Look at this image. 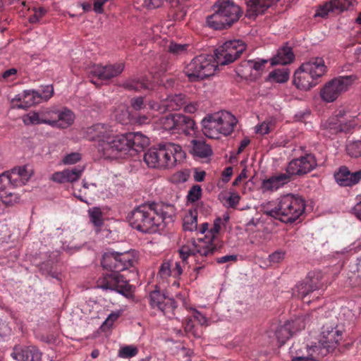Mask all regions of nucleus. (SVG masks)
Masks as SVG:
<instances>
[{
  "instance_id": "nucleus-1",
  "label": "nucleus",
  "mask_w": 361,
  "mask_h": 361,
  "mask_svg": "<svg viewBox=\"0 0 361 361\" xmlns=\"http://www.w3.org/2000/svg\"><path fill=\"white\" fill-rule=\"evenodd\" d=\"M84 136L97 142L98 153L106 159H117L130 149L142 150L149 145V139L140 132L114 134L112 126L96 123L84 130Z\"/></svg>"
},
{
  "instance_id": "nucleus-2",
  "label": "nucleus",
  "mask_w": 361,
  "mask_h": 361,
  "mask_svg": "<svg viewBox=\"0 0 361 361\" xmlns=\"http://www.w3.org/2000/svg\"><path fill=\"white\" fill-rule=\"evenodd\" d=\"M174 207L171 204L140 205L128 216L130 225L142 232L154 233L164 226L167 219H171Z\"/></svg>"
},
{
  "instance_id": "nucleus-3",
  "label": "nucleus",
  "mask_w": 361,
  "mask_h": 361,
  "mask_svg": "<svg viewBox=\"0 0 361 361\" xmlns=\"http://www.w3.org/2000/svg\"><path fill=\"white\" fill-rule=\"evenodd\" d=\"M185 157V153L180 145L169 142L149 148L143 159L148 167L163 169L175 166Z\"/></svg>"
},
{
  "instance_id": "nucleus-4",
  "label": "nucleus",
  "mask_w": 361,
  "mask_h": 361,
  "mask_svg": "<svg viewBox=\"0 0 361 361\" xmlns=\"http://www.w3.org/2000/svg\"><path fill=\"white\" fill-rule=\"evenodd\" d=\"M343 338V331L333 322L326 323L322 326L321 338L317 344L309 350L307 356H300L293 361H318L317 358L323 357L334 351Z\"/></svg>"
},
{
  "instance_id": "nucleus-5",
  "label": "nucleus",
  "mask_w": 361,
  "mask_h": 361,
  "mask_svg": "<svg viewBox=\"0 0 361 361\" xmlns=\"http://www.w3.org/2000/svg\"><path fill=\"white\" fill-rule=\"evenodd\" d=\"M237 118L227 111H219L207 114L202 120L203 134L210 139H220L230 135L237 125Z\"/></svg>"
},
{
  "instance_id": "nucleus-6",
  "label": "nucleus",
  "mask_w": 361,
  "mask_h": 361,
  "mask_svg": "<svg viewBox=\"0 0 361 361\" xmlns=\"http://www.w3.org/2000/svg\"><path fill=\"white\" fill-rule=\"evenodd\" d=\"M305 209V202L302 197L287 194L276 200L272 214L282 222L293 223L304 213Z\"/></svg>"
},
{
  "instance_id": "nucleus-7",
  "label": "nucleus",
  "mask_w": 361,
  "mask_h": 361,
  "mask_svg": "<svg viewBox=\"0 0 361 361\" xmlns=\"http://www.w3.org/2000/svg\"><path fill=\"white\" fill-rule=\"evenodd\" d=\"M221 224L222 220L221 218L215 219L212 228L209 231V237L211 239L208 240L191 239L183 245L180 248V255L183 262H185L188 257L195 258L197 255L207 257L213 255L216 250V246L213 244L212 240L219 233Z\"/></svg>"
},
{
  "instance_id": "nucleus-8",
  "label": "nucleus",
  "mask_w": 361,
  "mask_h": 361,
  "mask_svg": "<svg viewBox=\"0 0 361 361\" xmlns=\"http://www.w3.org/2000/svg\"><path fill=\"white\" fill-rule=\"evenodd\" d=\"M214 9V13L207 18V24L215 30L230 27L242 14L240 8L233 0H219Z\"/></svg>"
},
{
  "instance_id": "nucleus-9",
  "label": "nucleus",
  "mask_w": 361,
  "mask_h": 361,
  "mask_svg": "<svg viewBox=\"0 0 361 361\" xmlns=\"http://www.w3.org/2000/svg\"><path fill=\"white\" fill-rule=\"evenodd\" d=\"M316 166V159L310 154L293 159L289 162L285 173L272 176V190L278 189L289 183L293 176H300L310 172Z\"/></svg>"
},
{
  "instance_id": "nucleus-10",
  "label": "nucleus",
  "mask_w": 361,
  "mask_h": 361,
  "mask_svg": "<svg viewBox=\"0 0 361 361\" xmlns=\"http://www.w3.org/2000/svg\"><path fill=\"white\" fill-rule=\"evenodd\" d=\"M219 65L214 56L201 54L186 66L185 73L190 81L202 80L213 75Z\"/></svg>"
},
{
  "instance_id": "nucleus-11",
  "label": "nucleus",
  "mask_w": 361,
  "mask_h": 361,
  "mask_svg": "<svg viewBox=\"0 0 361 361\" xmlns=\"http://www.w3.org/2000/svg\"><path fill=\"white\" fill-rule=\"evenodd\" d=\"M138 258V253L134 250L123 252L109 251L103 255L102 265L104 269L121 271L134 267Z\"/></svg>"
},
{
  "instance_id": "nucleus-12",
  "label": "nucleus",
  "mask_w": 361,
  "mask_h": 361,
  "mask_svg": "<svg viewBox=\"0 0 361 361\" xmlns=\"http://www.w3.org/2000/svg\"><path fill=\"white\" fill-rule=\"evenodd\" d=\"M246 44L241 39L229 40L224 42L215 51L218 64L225 66L234 62L246 49Z\"/></svg>"
},
{
  "instance_id": "nucleus-13",
  "label": "nucleus",
  "mask_w": 361,
  "mask_h": 361,
  "mask_svg": "<svg viewBox=\"0 0 361 361\" xmlns=\"http://www.w3.org/2000/svg\"><path fill=\"white\" fill-rule=\"evenodd\" d=\"M355 79L354 75L339 76L325 84L320 91L322 100L334 102L343 92L347 91Z\"/></svg>"
},
{
  "instance_id": "nucleus-14",
  "label": "nucleus",
  "mask_w": 361,
  "mask_h": 361,
  "mask_svg": "<svg viewBox=\"0 0 361 361\" xmlns=\"http://www.w3.org/2000/svg\"><path fill=\"white\" fill-rule=\"evenodd\" d=\"M97 287L103 290H115L125 296L131 294V286L116 270L104 274L97 281Z\"/></svg>"
},
{
  "instance_id": "nucleus-15",
  "label": "nucleus",
  "mask_w": 361,
  "mask_h": 361,
  "mask_svg": "<svg viewBox=\"0 0 361 361\" xmlns=\"http://www.w3.org/2000/svg\"><path fill=\"white\" fill-rule=\"evenodd\" d=\"M269 62V60L260 58L247 61L238 68L237 73L245 80H254L263 73Z\"/></svg>"
},
{
  "instance_id": "nucleus-16",
  "label": "nucleus",
  "mask_w": 361,
  "mask_h": 361,
  "mask_svg": "<svg viewBox=\"0 0 361 361\" xmlns=\"http://www.w3.org/2000/svg\"><path fill=\"white\" fill-rule=\"evenodd\" d=\"M185 104V96L179 94L168 97L158 103L156 101L149 102L148 105L151 110L164 114L168 111H176L180 109Z\"/></svg>"
},
{
  "instance_id": "nucleus-17",
  "label": "nucleus",
  "mask_w": 361,
  "mask_h": 361,
  "mask_svg": "<svg viewBox=\"0 0 361 361\" xmlns=\"http://www.w3.org/2000/svg\"><path fill=\"white\" fill-rule=\"evenodd\" d=\"M336 123L331 121L330 128H334L336 132L348 130L356 126H361V113L352 115L343 110H340L336 114Z\"/></svg>"
},
{
  "instance_id": "nucleus-18",
  "label": "nucleus",
  "mask_w": 361,
  "mask_h": 361,
  "mask_svg": "<svg viewBox=\"0 0 361 361\" xmlns=\"http://www.w3.org/2000/svg\"><path fill=\"white\" fill-rule=\"evenodd\" d=\"M149 304L153 309H157L165 313L173 310L176 307L175 300L169 296L161 293L159 290H154L149 295Z\"/></svg>"
},
{
  "instance_id": "nucleus-19",
  "label": "nucleus",
  "mask_w": 361,
  "mask_h": 361,
  "mask_svg": "<svg viewBox=\"0 0 361 361\" xmlns=\"http://www.w3.org/2000/svg\"><path fill=\"white\" fill-rule=\"evenodd\" d=\"M11 356L16 361H42V354L34 346L16 345Z\"/></svg>"
},
{
  "instance_id": "nucleus-20",
  "label": "nucleus",
  "mask_w": 361,
  "mask_h": 361,
  "mask_svg": "<svg viewBox=\"0 0 361 361\" xmlns=\"http://www.w3.org/2000/svg\"><path fill=\"white\" fill-rule=\"evenodd\" d=\"M336 183L343 187L353 186L361 180V170L350 172L348 167L341 166L334 173Z\"/></svg>"
},
{
  "instance_id": "nucleus-21",
  "label": "nucleus",
  "mask_w": 361,
  "mask_h": 361,
  "mask_svg": "<svg viewBox=\"0 0 361 361\" xmlns=\"http://www.w3.org/2000/svg\"><path fill=\"white\" fill-rule=\"evenodd\" d=\"M293 84L298 89L307 91L314 87L317 84V81L310 73V71L302 68V64L294 73Z\"/></svg>"
},
{
  "instance_id": "nucleus-22",
  "label": "nucleus",
  "mask_w": 361,
  "mask_h": 361,
  "mask_svg": "<svg viewBox=\"0 0 361 361\" xmlns=\"http://www.w3.org/2000/svg\"><path fill=\"white\" fill-rule=\"evenodd\" d=\"M123 69L124 64L122 63L105 66L97 65L92 68L90 73L101 80H108L120 75Z\"/></svg>"
},
{
  "instance_id": "nucleus-23",
  "label": "nucleus",
  "mask_w": 361,
  "mask_h": 361,
  "mask_svg": "<svg viewBox=\"0 0 361 361\" xmlns=\"http://www.w3.org/2000/svg\"><path fill=\"white\" fill-rule=\"evenodd\" d=\"M50 114L49 126L60 128L71 126L75 121L74 114L68 109H63Z\"/></svg>"
},
{
  "instance_id": "nucleus-24",
  "label": "nucleus",
  "mask_w": 361,
  "mask_h": 361,
  "mask_svg": "<svg viewBox=\"0 0 361 361\" xmlns=\"http://www.w3.org/2000/svg\"><path fill=\"white\" fill-rule=\"evenodd\" d=\"M85 169V166H78L71 169L58 171L52 174L51 180L59 183H73L80 179Z\"/></svg>"
},
{
  "instance_id": "nucleus-25",
  "label": "nucleus",
  "mask_w": 361,
  "mask_h": 361,
  "mask_svg": "<svg viewBox=\"0 0 361 361\" xmlns=\"http://www.w3.org/2000/svg\"><path fill=\"white\" fill-rule=\"evenodd\" d=\"M9 185L13 187L24 185L32 176L31 171H28L25 166H20L6 173Z\"/></svg>"
},
{
  "instance_id": "nucleus-26",
  "label": "nucleus",
  "mask_w": 361,
  "mask_h": 361,
  "mask_svg": "<svg viewBox=\"0 0 361 361\" xmlns=\"http://www.w3.org/2000/svg\"><path fill=\"white\" fill-rule=\"evenodd\" d=\"M173 133L190 134L195 127V121L188 116L183 114H173Z\"/></svg>"
},
{
  "instance_id": "nucleus-27",
  "label": "nucleus",
  "mask_w": 361,
  "mask_h": 361,
  "mask_svg": "<svg viewBox=\"0 0 361 361\" xmlns=\"http://www.w3.org/2000/svg\"><path fill=\"white\" fill-rule=\"evenodd\" d=\"M53 113L48 110L31 111L22 117L23 122L26 126L46 123L49 125L50 114Z\"/></svg>"
},
{
  "instance_id": "nucleus-28",
  "label": "nucleus",
  "mask_w": 361,
  "mask_h": 361,
  "mask_svg": "<svg viewBox=\"0 0 361 361\" xmlns=\"http://www.w3.org/2000/svg\"><path fill=\"white\" fill-rule=\"evenodd\" d=\"M302 68L310 71L317 80L323 76L327 70L324 59L320 57L311 58L308 61L303 63Z\"/></svg>"
},
{
  "instance_id": "nucleus-29",
  "label": "nucleus",
  "mask_w": 361,
  "mask_h": 361,
  "mask_svg": "<svg viewBox=\"0 0 361 361\" xmlns=\"http://www.w3.org/2000/svg\"><path fill=\"white\" fill-rule=\"evenodd\" d=\"M182 272L183 269L180 263L164 262L159 268L158 277L163 280H166L171 276L176 278L180 276Z\"/></svg>"
},
{
  "instance_id": "nucleus-30",
  "label": "nucleus",
  "mask_w": 361,
  "mask_h": 361,
  "mask_svg": "<svg viewBox=\"0 0 361 361\" xmlns=\"http://www.w3.org/2000/svg\"><path fill=\"white\" fill-rule=\"evenodd\" d=\"M295 55L290 47H282L279 49L276 55L272 56V66L277 65L287 66L293 62Z\"/></svg>"
},
{
  "instance_id": "nucleus-31",
  "label": "nucleus",
  "mask_w": 361,
  "mask_h": 361,
  "mask_svg": "<svg viewBox=\"0 0 361 361\" xmlns=\"http://www.w3.org/2000/svg\"><path fill=\"white\" fill-rule=\"evenodd\" d=\"M15 99L21 102V103L18 105V108L19 109H25L41 103L39 97V92L35 90H25L22 94L17 95Z\"/></svg>"
},
{
  "instance_id": "nucleus-32",
  "label": "nucleus",
  "mask_w": 361,
  "mask_h": 361,
  "mask_svg": "<svg viewBox=\"0 0 361 361\" xmlns=\"http://www.w3.org/2000/svg\"><path fill=\"white\" fill-rule=\"evenodd\" d=\"M190 152L194 157L199 158H207L212 154L211 147L204 140H192L190 142Z\"/></svg>"
},
{
  "instance_id": "nucleus-33",
  "label": "nucleus",
  "mask_w": 361,
  "mask_h": 361,
  "mask_svg": "<svg viewBox=\"0 0 361 361\" xmlns=\"http://www.w3.org/2000/svg\"><path fill=\"white\" fill-rule=\"evenodd\" d=\"M247 15L251 18L263 13L271 5L270 0H246Z\"/></svg>"
},
{
  "instance_id": "nucleus-34",
  "label": "nucleus",
  "mask_w": 361,
  "mask_h": 361,
  "mask_svg": "<svg viewBox=\"0 0 361 361\" xmlns=\"http://www.w3.org/2000/svg\"><path fill=\"white\" fill-rule=\"evenodd\" d=\"M290 70L287 66H272V82L285 83L290 78Z\"/></svg>"
},
{
  "instance_id": "nucleus-35",
  "label": "nucleus",
  "mask_w": 361,
  "mask_h": 361,
  "mask_svg": "<svg viewBox=\"0 0 361 361\" xmlns=\"http://www.w3.org/2000/svg\"><path fill=\"white\" fill-rule=\"evenodd\" d=\"M298 296L307 302H310L311 300H305V298L312 295L315 290H319V287L314 284L313 280L309 282L300 283L296 286Z\"/></svg>"
},
{
  "instance_id": "nucleus-36",
  "label": "nucleus",
  "mask_w": 361,
  "mask_h": 361,
  "mask_svg": "<svg viewBox=\"0 0 361 361\" xmlns=\"http://www.w3.org/2000/svg\"><path fill=\"white\" fill-rule=\"evenodd\" d=\"M183 226L185 231H193L197 228V213L195 210H188L183 218Z\"/></svg>"
},
{
  "instance_id": "nucleus-37",
  "label": "nucleus",
  "mask_w": 361,
  "mask_h": 361,
  "mask_svg": "<svg viewBox=\"0 0 361 361\" xmlns=\"http://www.w3.org/2000/svg\"><path fill=\"white\" fill-rule=\"evenodd\" d=\"M114 118L122 124H127L132 121L128 108L125 104H120L114 112Z\"/></svg>"
},
{
  "instance_id": "nucleus-38",
  "label": "nucleus",
  "mask_w": 361,
  "mask_h": 361,
  "mask_svg": "<svg viewBox=\"0 0 361 361\" xmlns=\"http://www.w3.org/2000/svg\"><path fill=\"white\" fill-rule=\"evenodd\" d=\"M276 336L281 343L289 339L293 334V329L290 327V324L284 323L283 325L280 326L276 331Z\"/></svg>"
},
{
  "instance_id": "nucleus-39",
  "label": "nucleus",
  "mask_w": 361,
  "mask_h": 361,
  "mask_svg": "<svg viewBox=\"0 0 361 361\" xmlns=\"http://www.w3.org/2000/svg\"><path fill=\"white\" fill-rule=\"evenodd\" d=\"M90 221L96 227H99L103 224L102 213L99 208L92 207L88 210Z\"/></svg>"
},
{
  "instance_id": "nucleus-40",
  "label": "nucleus",
  "mask_w": 361,
  "mask_h": 361,
  "mask_svg": "<svg viewBox=\"0 0 361 361\" xmlns=\"http://www.w3.org/2000/svg\"><path fill=\"white\" fill-rule=\"evenodd\" d=\"M138 353V349L134 345H124L118 353V356L123 359H129L135 357Z\"/></svg>"
},
{
  "instance_id": "nucleus-41",
  "label": "nucleus",
  "mask_w": 361,
  "mask_h": 361,
  "mask_svg": "<svg viewBox=\"0 0 361 361\" xmlns=\"http://www.w3.org/2000/svg\"><path fill=\"white\" fill-rule=\"evenodd\" d=\"M189 48L188 44H178L171 42L168 45V51L174 55H183L185 54Z\"/></svg>"
},
{
  "instance_id": "nucleus-42",
  "label": "nucleus",
  "mask_w": 361,
  "mask_h": 361,
  "mask_svg": "<svg viewBox=\"0 0 361 361\" xmlns=\"http://www.w3.org/2000/svg\"><path fill=\"white\" fill-rule=\"evenodd\" d=\"M155 111L149 110L146 114L138 115L132 118V121L138 125H145L152 122V121L156 116L154 113Z\"/></svg>"
},
{
  "instance_id": "nucleus-43",
  "label": "nucleus",
  "mask_w": 361,
  "mask_h": 361,
  "mask_svg": "<svg viewBox=\"0 0 361 361\" xmlns=\"http://www.w3.org/2000/svg\"><path fill=\"white\" fill-rule=\"evenodd\" d=\"M346 151L351 157L357 158L361 157V140L349 143L346 147Z\"/></svg>"
},
{
  "instance_id": "nucleus-44",
  "label": "nucleus",
  "mask_w": 361,
  "mask_h": 361,
  "mask_svg": "<svg viewBox=\"0 0 361 361\" xmlns=\"http://www.w3.org/2000/svg\"><path fill=\"white\" fill-rule=\"evenodd\" d=\"M152 100H146L142 97H134L131 99L130 104L132 107L136 111H141L144 109L151 110L149 107L148 103Z\"/></svg>"
},
{
  "instance_id": "nucleus-45",
  "label": "nucleus",
  "mask_w": 361,
  "mask_h": 361,
  "mask_svg": "<svg viewBox=\"0 0 361 361\" xmlns=\"http://www.w3.org/2000/svg\"><path fill=\"white\" fill-rule=\"evenodd\" d=\"M122 312L117 310L111 312L103 322L101 328L103 331L110 329L114 323L121 317Z\"/></svg>"
},
{
  "instance_id": "nucleus-46",
  "label": "nucleus",
  "mask_w": 361,
  "mask_h": 361,
  "mask_svg": "<svg viewBox=\"0 0 361 361\" xmlns=\"http://www.w3.org/2000/svg\"><path fill=\"white\" fill-rule=\"evenodd\" d=\"M18 200V197L16 195L9 192V194L6 196H4V194H1L0 192V214L3 212L4 205H9L16 202Z\"/></svg>"
},
{
  "instance_id": "nucleus-47",
  "label": "nucleus",
  "mask_w": 361,
  "mask_h": 361,
  "mask_svg": "<svg viewBox=\"0 0 361 361\" xmlns=\"http://www.w3.org/2000/svg\"><path fill=\"white\" fill-rule=\"evenodd\" d=\"M159 124L164 130L173 133V114L161 118L159 120Z\"/></svg>"
},
{
  "instance_id": "nucleus-48",
  "label": "nucleus",
  "mask_w": 361,
  "mask_h": 361,
  "mask_svg": "<svg viewBox=\"0 0 361 361\" xmlns=\"http://www.w3.org/2000/svg\"><path fill=\"white\" fill-rule=\"evenodd\" d=\"M330 11H335L331 1L320 5L316 11L314 16L324 18Z\"/></svg>"
},
{
  "instance_id": "nucleus-49",
  "label": "nucleus",
  "mask_w": 361,
  "mask_h": 361,
  "mask_svg": "<svg viewBox=\"0 0 361 361\" xmlns=\"http://www.w3.org/2000/svg\"><path fill=\"white\" fill-rule=\"evenodd\" d=\"M202 195V188L200 185H193L188 191L187 199L190 202L197 201Z\"/></svg>"
},
{
  "instance_id": "nucleus-50",
  "label": "nucleus",
  "mask_w": 361,
  "mask_h": 361,
  "mask_svg": "<svg viewBox=\"0 0 361 361\" xmlns=\"http://www.w3.org/2000/svg\"><path fill=\"white\" fill-rule=\"evenodd\" d=\"M286 324H290V327L293 329V334L298 331H301L305 329V323L303 317H298L295 320L287 321Z\"/></svg>"
},
{
  "instance_id": "nucleus-51",
  "label": "nucleus",
  "mask_w": 361,
  "mask_h": 361,
  "mask_svg": "<svg viewBox=\"0 0 361 361\" xmlns=\"http://www.w3.org/2000/svg\"><path fill=\"white\" fill-rule=\"evenodd\" d=\"M81 154L78 152L68 154L62 159V163L65 165H73L81 160Z\"/></svg>"
},
{
  "instance_id": "nucleus-52",
  "label": "nucleus",
  "mask_w": 361,
  "mask_h": 361,
  "mask_svg": "<svg viewBox=\"0 0 361 361\" xmlns=\"http://www.w3.org/2000/svg\"><path fill=\"white\" fill-rule=\"evenodd\" d=\"M353 0H332L331 4L335 11H343L348 9Z\"/></svg>"
},
{
  "instance_id": "nucleus-53",
  "label": "nucleus",
  "mask_w": 361,
  "mask_h": 361,
  "mask_svg": "<svg viewBox=\"0 0 361 361\" xmlns=\"http://www.w3.org/2000/svg\"><path fill=\"white\" fill-rule=\"evenodd\" d=\"M54 94L52 85H46L42 87L41 92H39V97L41 102L48 101Z\"/></svg>"
},
{
  "instance_id": "nucleus-54",
  "label": "nucleus",
  "mask_w": 361,
  "mask_h": 361,
  "mask_svg": "<svg viewBox=\"0 0 361 361\" xmlns=\"http://www.w3.org/2000/svg\"><path fill=\"white\" fill-rule=\"evenodd\" d=\"M190 177V172L187 170L180 171L171 176L172 182L175 183H183L188 180Z\"/></svg>"
},
{
  "instance_id": "nucleus-55",
  "label": "nucleus",
  "mask_w": 361,
  "mask_h": 361,
  "mask_svg": "<svg viewBox=\"0 0 361 361\" xmlns=\"http://www.w3.org/2000/svg\"><path fill=\"white\" fill-rule=\"evenodd\" d=\"M298 345L293 344L291 348V353L293 354L294 353H295V355H292V356H291L292 361H293L294 358L296 357H300V356H302V355L307 356L308 354H310L309 350L311 348H312L313 345H311L310 347L307 345H305V346H304L303 349H302L301 348H298Z\"/></svg>"
},
{
  "instance_id": "nucleus-56",
  "label": "nucleus",
  "mask_w": 361,
  "mask_h": 361,
  "mask_svg": "<svg viewBox=\"0 0 361 361\" xmlns=\"http://www.w3.org/2000/svg\"><path fill=\"white\" fill-rule=\"evenodd\" d=\"M128 86L130 89L135 90L136 91H140L142 90L145 89H150L152 88L151 85L148 84L145 82H131L129 84H128Z\"/></svg>"
},
{
  "instance_id": "nucleus-57",
  "label": "nucleus",
  "mask_w": 361,
  "mask_h": 361,
  "mask_svg": "<svg viewBox=\"0 0 361 361\" xmlns=\"http://www.w3.org/2000/svg\"><path fill=\"white\" fill-rule=\"evenodd\" d=\"M33 11L34 14L30 18V22L32 23L38 22L46 13L45 9L42 7L35 8Z\"/></svg>"
},
{
  "instance_id": "nucleus-58",
  "label": "nucleus",
  "mask_w": 361,
  "mask_h": 361,
  "mask_svg": "<svg viewBox=\"0 0 361 361\" xmlns=\"http://www.w3.org/2000/svg\"><path fill=\"white\" fill-rule=\"evenodd\" d=\"M240 195L235 192H231L230 195L227 197L226 201L230 207L236 206L240 201Z\"/></svg>"
},
{
  "instance_id": "nucleus-59",
  "label": "nucleus",
  "mask_w": 361,
  "mask_h": 361,
  "mask_svg": "<svg viewBox=\"0 0 361 361\" xmlns=\"http://www.w3.org/2000/svg\"><path fill=\"white\" fill-rule=\"evenodd\" d=\"M11 329L8 324L2 320H0V338H3L10 335Z\"/></svg>"
},
{
  "instance_id": "nucleus-60",
  "label": "nucleus",
  "mask_w": 361,
  "mask_h": 361,
  "mask_svg": "<svg viewBox=\"0 0 361 361\" xmlns=\"http://www.w3.org/2000/svg\"><path fill=\"white\" fill-rule=\"evenodd\" d=\"M286 252L282 250H278L272 253V264L280 263L284 259Z\"/></svg>"
},
{
  "instance_id": "nucleus-61",
  "label": "nucleus",
  "mask_w": 361,
  "mask_h": 361,
  "mask_svg": "<svg viewBox=\"0 0 361 361\" xmlns=\"http://www.w3.org/2000/svg\"><path fill=\"white\" fill-rule=\"evenodd\" d=\"M164 2V0H144L145 6L149 9L159 8Z\"/></svg>"
},
{
  "instance_id": "nucleus-62",
  "label": "nucleus",
  "mask_w": 361,
  "mask_h": 361,
  "mask_svg": "<svg viewBox=\"0 0 361 361\" xmlns=\"http://www.w3.org/2000/svg\"><path fill=\"white\" fill-rule=\"evenodd\" d=\"M192 317L197 320L201 325H207L208 319L207 318L202 314L201 312L194 310L192 312Z\"/></svg>"
},
{
  "instance_id": "nucleus-63",
  "label": "nucleus",
  "mask_w": 361,
  "mask_h": 361,
  "mask_svg": "<svg viewBox=\"0 0 361 361\" xmlns=\"http://www.w3.org/2000/svg\"><path fill=\"white\" fill-rule=\"evenodd\" d=\"M270 130V123L269 122H263L260 125L256 126V133L261 135L269 133Z\"/></svg>"
},
{
  "instance_id": "nucleus-64",
  "label": "nucleus",
  "mask_w": 361,
  "mask_h": 361,
  "mask_svg": "<svg viewBox=\"0 0 361 361\" xmlns=\"http://www.w3.org/2000/svg\"><path fill=\"white\" fill-rule=\"evenodd\" d=\"M109 0H95L93 10L96 13H102L104 12L103 6Z\"/></svg>"
}]
</instances>
